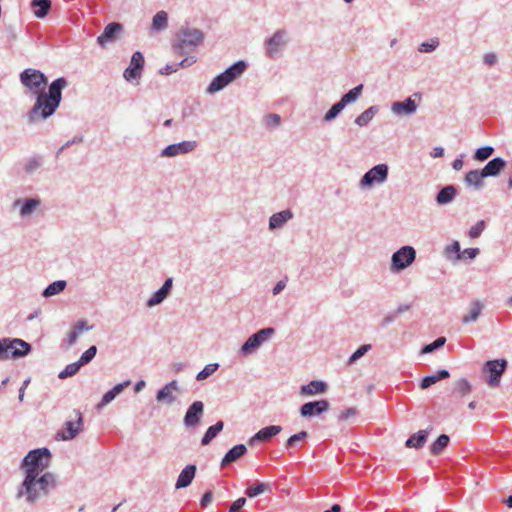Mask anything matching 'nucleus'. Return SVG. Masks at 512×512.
Returning <instances> with one entry per match:
<instances>
[{
	"mask_svg": "<svg viewBox=\"0 0 512 512\" xmlns=\"http://www.w3.org/2000/svg\"><path fill=\"white\" fill-rule=\"evenodd\" d=\"M47 81L45 74L37 69L27 68L20 74L21 84L36 95V102L27 114L30 124L49 118L60 106L62 90L67 86V80L64 77L55 79L45 92Z\"/></svg>",
	"mask_w": 512,
	"mask_h": 512,
	"instance_id": "nucleus-1",
	"label": "nucleus"
},
{
	"mask_svg": "<svg viewBox=\"0 0 512 512\" xmlns=\"http://www.w3.org/2000/svg\"><path fill=\"white\" fill-rule=\"evenodd\" d=\"M51 460L50 450H30L23 460L26 477L23 488L28 501H34L46 495L55 487V478L50 473L39 476L49 465Z\"/></svg>",
	"mask_w": 512,
	"mask_h": 512,
	"instance_id": "nucleus-2",
	"label": "nucleus"
},
{
	"mask_svg": "<svg viewBox=\"0 0 512 512\" xmlns=\"http://www.w3.org/2000/svg\"><path fill=\"white\" fill-rule=\"evenodd\" d=\"M204 33L197 28H182L176 35L173 51L179 56L188 55L196 51L203 43Z\"/></svg>",
	"mask_w": 512,
	"mask_h": 512,
	"instance_id": "nucleus-3",
	"label": "nucleus"
},
{
	"mask_svg": "<svg viewBox=\"0 0 512 512\" xmlns=\"http://www.w3.org/2000/svg\"><path fill=\"white\" fill-rule=\"evenodd\" d=\"M247 64L243 60L235 62L233 65L228 67L224 72L218 74L210 82L206 88L207 94H215L223 90L230 83L238 79L246 70Z\"/></svg>",
	"mask_w": 512,
	"mask_h": 512,
	"instance_id": "nucleus-4",
	"label": "nucleus"
},
{
	"mask_svg": "<svg viewBox=\"0 0 512 512\" xmlns=\"http://www.w3.org/2000/svg\"><path fill=\"white\" fill-rule=\"evenodd\" d=\"M31 345L19 338L0 339V360L21 358L29 354Z\"/></svg>",
	"mask_w": 512,
	"mask_h": 512,
	"instance_id": "nucleus-5",
	"label": "nucleus"
},
{
	"mask_svg": "<svg viewBox=\"0 0 512 512\" xmlns=\"http://www.w3.org/2000/svg\"><path fill=\"white\" fill-rule=\"evenodd\" d=\"M416 259V250L409 245L402 246L391 257L390 270L400 272L409 267Z\"/></svg>",
	"mask_w": 512,
	"mask_h": 512,
	"instance_id": "nucleus-6",
	"label": "nucleus"
},
{
	"mask_svg": "<svg viewBox=\"0 0 512 512\" xmlns=\"http://www.w3.org/2000/svg\"><path fill=\"white\" fill-rule=\"evenodd\" d=\"M274 333L275 329L272 327L260 329L243 343L240 348V353L244 356L253 354L255 350L267 341Z\"/></svg>",
	"mask_w": 512,
	"mask_h": 512,
	"instance_id": "nucleus-7",
	"label": "nucleus"
},
{
	"mask_svg": "<svg viewBox=\"0 0 512 512\" xmlns=\"http://www.w3.org/2000/svg\"><path fill=\"white\" fill-rule=\"evenodd\" d=\"M507 367L505 359L488 360L483 366V372H489L490 376L486 380L490 387H497L500 384V379Z\"/></svg>",
	"mask_w": 512,
	"mask_h": 512,
	"instance_id": "nucleus-8",
	"label": "nucleus"
},
{
	"mask_svg": "<svg viewBox=\"0 0 512 512\" xmlns=\"http://www.w3.org/2000/svg\"><path fill=\"white\" fill-rule=\"evenodd\" d=\"M388 178V165L378 164L368 170L360 180V187H370L373 184H381Z\"/></svg>",
	"mask_w": 512,
	"mask_h": 512,
	"instance_id": "nucleus-9",
	"label": "nucleus"
},
{
	"mask_svg": "<svg viewBox=\"0 0 512 512\" xmlns=\"http://www.w3.org/2000/svg\"><path fill=\"white\" fill-rule=\"evenodd\" d=\"M287 32L284 29L277 30L265 41L266 55L273 59L278 56L280 50L287 44Z\"/></svg>",
	"mask_w": 512,
	"mask_h": 512,
	"instance_id": "nucleus-10",
	"label": "nucleus"
},
{
	"mask_svg": "<svg viewBox=\"0 0 512 512\" xmlns=\"http://www.w3.org/2000/svg\"><path fill=\"white\" fill-rule=\"evenodd\" d=\"M197 147V141L195 140H186L179 143H174L166 146L161 150V157H176L182 154H188L194 151Z\"/></svg>",
	"mask_w": 512,
	"mask_h": 512,
	"instance_id": "nucleus-11",
	"label": "nucleus"
},
{
	"mask_svg": "<svg viewBox=\"0 0 512 512\" xmlns=\"http://www.w3.org/2000/svg\"><path fill=\"white\" fill-rule=\"evenodd\" d=\"M74 413L76 421H66L63 429L57 432L55 436L56 439L70 440L81 431L83 422L82 414L78 410H75Z\"/></svg>",
	"mask_w": 512,
	"mask_h": 512,
	"instance_id": "nucleus-12",
	"label": "nucleus"
},
{
	"mask_svg": "<svg viewBox=\"0 0 512 512\" xmlns=\"http://www.w3.org/2000/svg\"><path fill=\"white\" fill-rule=\"evenodd\" d=\"M282 430L281 426L278 425H270L260 429L256 434H254L249 440V446H256L267 444L270 440L279 434Z\"/></svg>",
	"mask_w": 512,
	"mask_h": 512,
	"instance_id": "nucleus-13",
	"label": "nucleus"
},
{
	"mask_svg": "<svg viewBox=\"0 0 512 512\" xmlns=\"http://www.w3.org/2000/svg\"><path fill=\"white\" fill-rule=\"evenodd\" d=\"M329 409V402L325 399L316 400V401H310L307 403H304L300 407V415L302 417H315L319 416L322 413L328 411Z\"/></svg>",
	"mask_w": 512,
	"mask_h": 512,
	"instance_id": "nucleus-14",
	"label": "nucleus"
},
{
	"mask_svg": "<svg viewBox=\"0 0 512 512\" xmlns=\"http://www.w3.org/2000/svg\"><path fill=\"white\" fill-rule=\"evenodd\" d=\"M204 412L202 401H194L187 409L184 424L186 427H195L201 420Z\"/></svg>",
	"mask_w": 512,
	"mask_h": 512,
	"instance_id": "nucleus-15",
	"label": "nucleus"
},
{
	"mask_svg": "<svg viewBox=\"0 0 512 512\" xmlns=\"http://www.w3.org/2000/svg\"><path fill=\"white\" fill-rule=\"evenodd\" d=\"M123 25L117 22H111L105 26L104 31L97 37V43L104 47L108 42L117 40L118 35L122 32Z\"/></svg>",
	"mask_w": 512,
	"mask_h": 512,
	"instance_id": "nucleus-16",
	"label": "nucleus"
},
{
	"mask_svg": "<svg viewBox=\"0 0 512 512\" xmlns=\"http://www.w3.org/2000/svg\"><path fill=\"white\" fill-rule=\"evenodd\" d=\"M173 286V278H167L162 287L155 291L153 295L147 300V307L151 308L162 303L170 294Z\"/></svg>",
	"mask_w": 512,
	"mask_h": 512,
	"instance_id": "nucleus-17",
	"label": "nucleus"
},
{
	"mask_svg": "<svg viewBox=\"0 0 512 512\" xmlns=\"http://www.w3.org/2000/svg\"><path fill=\"white\" fill-rule=\"evenodd\" d=\"M416 110L417 104L411 97H408L404 101L393 102L391 105L392 113L398 116L412 115Z\"/></svg>",
	"mask_w": 512,
	"mask_h": 512,
	"instance_id": "nucleus-18",
	"label": "nucleus"
},
{
	"mask_svg": "<svg viewBox=\"0 0 512 512\" xmlns=\"http://www.w3.org/2000/svg\"><path fill=\"white\" fill-rule=\"evenodd\" d=\"M178 389V382L176 380H172L164 385L160 390H158L156 394V400L158 402L172 404L176 400V396L173 394V392L178 391Z\"/></svg>",
	"mask_w": 512,
	"mask_h": 512,
	"instance_id": "nucleus-19",
	"label": "nucleus"
},
{
	"mask_svg": "<svg viewBox=\"0 0 512 512\" xmlns=\"http://www.w3.org/2000/svg\"><path fill=\"white\" fill-rule=\"evenodd\" d=\"M293 217H294V214L290 209H285L280 212L274 213L269 218V229L270 230L280 229Z\"/></svg>",
	"mask_w": 512,
	"mask_h": 512,
	"instance_id": "nucleus-20",
	"label": "nucleus"
},
{
	"mask_svg": "<svg viewBox=\"0 0 512 512\" xmlns=\"http://www.w3.org/2000/svg\"><path fill=\"white\" fill-rule=\"evenodd\" d=\"M327 384L320 380H312L306 385L300 387V395L302 396H313L317 394H323L327 391Z\"/></svg>",
	"mask_w": 512,
	"mask_h": 512,
	"instance_id": "nucleus-21",
	"label": "nucleus"
},
{
	"mask_svg": "<svg viewBox=\"0 0 512 512\" xmlns=\"http://www.w3.org/2000/svg\"><path fill=\"white\" fill-rule=\"evenodd\" d=\"M506 161L501 157H496L490 160L484 168H482V172L486 177H495L500 174V172L505 168Z\"/></svg>",
	"mask_w": 512,
	"mask_h": 512,
	"instance_id": "nucleus-22",
	"label": "nucleus"
},
{
	"mask_svg": "<svg viewBox=\"0 0 512 512\" xmlns=\"http://www.w3.org/2000/svg\"><path fill=\"white\" fill-rule=\"evenodd\" d=\"M195 473H196V466L195 465H187L180 473V475L176 481L175 488L181 489V488H185V487L189 486L195 477Z\"/></svg>",
	"mask_w": 512,
	"mask_h": 512,
	"instance_id": "nucleus-23",
	"label": "nucleus"
},
{
	"mask_svg": "<svg viewBox=\"0 0 512 512\" xmlns=\"http://www.w3.org/2000/svg\"><path fill=\"white\" fill-rule=\"evenodd\" d=\"M40 203L41 202L39 199L28 198V199H25L24 201L17 199L14 201L13 205H14V207L21 205L20 215L22 217H27L34 212V210L40 205Z\"/></svg>",
	"mask_w": 512,
	"mask_h": 512,
	"instance_id": "nucleus-24",
	"label": "nucleus"
},
{
	"mask_svg": "<svg viewBox=\"0 0 512 512\" xmlns=\"http://www.w3.org/2000/svg\"><path fill=\"white\" fill-rule=\"evenodd\" d=\"M130 384L131 381L126 380L122 383L115 385L112 389H110L103 395L101 402L98 404V407L106 406L107 404L112 402Z\"/></svg>",
	"mask_w": 512,
	"mask_h": 512,
	"instance_id": "nucleus-25",
	"label": "nucleus"
},
{
	"mask_svg": "<svg viewBox=\"0 0 512 512\" xmlns=\"http://www.w3.org/2000/svg\"><path fill=\"white\" fill-rule=\"evenodd\" d=\"M92 329H93V326H89L85 320L78 321L67 335V339H66L67 345L68 346L74 345L76 343L79 335L83 331H90Z\"/></svg>",
	"mask_w": 512,
	"mask_h": 512,
	"instance_id": "nucleus-26",
	"label": "nucleus"
},
{
	"mask_svg": "<svg viewBox=\"0 0 512 512\" xmlns=\"http://www.w3.org/2000/svg\"><path fill=\"white\" fill-rule=\"evenodd\" d=\"M457 195V189L453 185L443 187L436 195V202L439 205L451 203Z\"/></svg>",
	"mask_w": 512,
	"mask_h": 512,
	"instance_id": "nucleus-27",
	"label": "nucleus"
},
{
	"mask_svg": "<svg viewBox=\"0 0 512 512\" xmlns=\"http://www.w3.org/2000/svg\"><path fill=\"white\" fill-rule=\"evenodd\" d=\"M483 308L484 305L480 300L472 301L469 312L462 317V323L469 324L476 322L480 317Z\"/></svg>",
	"mask_w": 512,
	"mask_h": 512,
	"instance_id": "nucleus-28",
	"label": "nucleus"
},
{
	"mask_svg": "<svg viewBox=\"0 0 512 512\" xmlns=\"http://www.w3.org/2000/svg\"><path fill=\"white\" fill-rule=\"evenodd\" d=\"M483 178H485L482 170H471L466 173L464 182L466 185L481 189L484 185Z\"/></svg>",
	"mask_w": 512,
	"mask_h": 512,
	"instance_id": "nucleus-29",
	"label": "nucleus"
},
{
	"mask_svg": "<svg viewBox=\"0 0 512 512\" xmlns=\"http://www.w3.org/2000/svg\"><path fill=\"white\" fill-rule=\"evenodd\" d=\"M472 391V385L466 378H460L454 382L452 394L456 397H465Z\"/></svg>",
	"mask_w": 512,
	"mask_h": 512,
	"instance_id": "nucleus-30",
	"label": "nucleus"
},
{
	"mask_svg": "<svg viewBox=\"0 0 512 512\" xmlns=\"http://www.w3.org/2000/svg\"><path fill=\"white\" fill-rule=\"evenodd\" d=\"M31 7L33 9V13L37 18H44L51 9V1L50 0H32Z\"/></svg>",
	"mask_w": 512,
	"mask_h": 512,
	"instance_id": "nucleus-31",
	"label": "nucleus"
},
{
	"mask_svg": "<svg viewBox=\"0 0 512 512\" xmlns=\"http://www.w3.org/2000/svg\"><path fill=\"white\" fill-rule=\"evenodd\" d=\"M428 436L427 430H420L411 435L405 442L406 448H421L425 445Z\"/></svg>",
	"mask_w": 512,
	"mask_h": 512,
	"instance_id": "nucleus-32",
	"label": "nucleus"
},
{
	"mask_svg": "<svg viewBox=\"0 0 512 512\" xmlns=\"http://www.w3.org/2000/svg\"><path fill=\"white\" fill-rule=\"evenodd\" d=\"M379 112V107L374 105L367 108L355 119V124L359 127L367 126L374 116Z\"/></svg>",
	"mask_w": 512,
	"mask_h": 512,
	"instance_id": "nucleus-33",
	"label": "nucleus"
},
{
	"mask_svg": "<svg viewBox=\"0 0 512 512\" xmlns=\"http://www.w3.org/2000/svg\"><path fill=\"white\" fill-rule=\"evenodd\" d=\"M449 376H450V373L448 370H446V369L438 370L436 374L424 377L421 380L420 387H421V389H427L431 385L435 384L436 382L446 379Z\"/></svg>",
	"mask_w": 512,
	"mask_h": 512,
	"instance_id": "nucleus-34",
	"label": "nucleus"
},
{
	"mask_svg": "<svg viewBox=\"0 0 512 512\" xmlns=\"http://www.w3.org/2000/svg\"><path fill=\"white\" fill-rule=\"evenodd\" d=\"M223 426H224V423L222 421H218L214 425L210 426L206 430V432L201 440V444L203 446L208 445L219 434V432L222 431Z\"/></svg>",
	"mask_w": 512,
	"mask_h": 512,
	"instance_id": "nucleus-35",
	"label": "nucleus"
},
{
	"mask_svg": "<svg viewBox=\"0 0 512 512\" xmlns=\"http://www.w3.org/2000/svg\"><path fill=\"white\" fill-rule=\"evenodd\" d=\"M66 285H67V283L64 280L54 281L44 289V291L42 292V295L46 298L57 295V294L61 293L66 288Z\"/></svg>",
	"mask_w": 512,
	"mask_h": 512,
	"instance_id": "nucleus-36",
	"label": "nucleus"
},
{
	"mask_svg": "<svg viewBox=\"0 0 512 512\" xmlns=\"http://www.w3.org/2000/svg\"><path fill=\"white\" fill-rule=\"evenodd\" d=\"M363 91V84H359L347 93H345L339 100L344 106L354 103Z\"/></svg>",
	"mask_w": 512,
	"mask_h": 512,
	"instance_id": "nucleus-37",
	"label": "nucleus"
},
{
	"mask_svg": "<svg viewBox=\"0 0 512 512\" xmlns=\"http://www.w3.org/2000/svg\"><path fill=\"white\" fill-rule=\"evenodd\" d=\"M168 26V15L165 11L157 12L152 19V29L155 31L164 30Z\"/></svg>",
	"mask_w": 512,
	"mask_h": 512,
	"instance_id": "nucleus-38",
	"label": "nucleus"
},
{
	"mask_svg": "<svg viewBox=\"0 0 512 512\" xmlns=\"http://www.w3.org/2000/svg\"><path fill=\"white\" fill-rule=\"evenodd\" d=\"M270 491V485L266 483L259 482L254 486H250L246 490V495L250 498L256 497L259 494Z\"/></svg>",
	"mask_w": 512,
	"mask_h": 512,
	"instance_id": "nucleus-39",
	"label": "nucleus"
},
{
	"mask_svg": "<svg viewBox=\"0 0 512 512\" xmlns=\"http://www.w3.org/2000/svg\"><path fill=\"white\" fill-rule=\"evenodd\" d=\"M81 364L77 361L71 364H68L59 374V379H66L68 377L74 376L81 368Z\"/></svg>",
	"mask_w": 512,
	"mask_h": 512,
	"instance_id": "nucleus-40",
	"label": "nucleus"
},
{
	"mask_svg": "<svg viewBox=\"0 0 512 512\" xmlns=\"http://www.w3.org/2000/svg\"><path fill=\"white\" fill-rule=\"evenodd\" d=\"M219 368L218 363L207 364L198 374L196 375L197 381H202L214 374Z\"/></svg>",
	"mask_w": 512,
	"mask_h": 512,
	"instance_id": "nucleus-41",
	"label": "nucleus"
},
{
	"mask_svg": "<svg viewBox=\"0 0 512 512\" xmlns=\"http://www.w3.org/2000/svg\"><path fill=\"white\" fill-rule=\"evenodd\" d=\"M340 101L332 105V107L327 111V113L324 115V121L325 122H331L333 121L345 108Z\"/></svg>",
	"mask_w": 512,
	"mask_h": 512,
	"instance_id": "nucleus-42",
	"label": "nucleus"
},
{
	"mask_svg": "<svg viewBox=\"0 0 512 512\" xmlns=\"http://www.w3.org/2000/svg\"><path fill=\"white\" fill-rule=\"evenodd\" d=\"M494 153V148L492 146H484L478 148L474 153V159L477 161H485Z\"/></svg>",
	"mask_w": 512,
	"mask_h": 512,
	"instance_id": "nucleus-43",
	"label": "nucleus"
},
{
	"mask_svg": "<svg viewBox=\"0 0 512 512\" xmlns=\"http://www.w3.org/2000/svg\"><path fill=\"white\" fill-rule=\"evenodd\" d=\"M246 450H229L228 453L224 456L221 462V466L224 467L227 464L236 461L240 457L244 455Z\"/></svg>",
	"mask_w": 512,
	"mask_h": 512,
	"instance_id": "nucleus-44",
	"label": "nucleus"
},
{
	"mask_svg": "<svg viewBox=\"0 0 512 512\" xmlns=\"http://www.w3.org/2000/svg\"><path fill=\"white\" fill-rule=\"evenodd\" d=\"M96 353H97V347L95 345H92L84 353H82L78 362L81 364V366L87 365L94 359V357L96 356Z\"/></svg>",
	"mask_w": 512,
	"mask_h": 512,
	"instance_id": "nucleus-45",
	"label": "nucleus"
},
{
	"mask_svg": "<svg viewBox=\"0 0 512 512\" xmlns=\"http://www.w3.org/2000/svg\"><path fill=\"white\" fill-rule=\"evenodd\" d=\"M446 343V338L445 337H438L436 340H434L432 343L428 344V345H425L422 350H421V353L422 354H428V353H431L439 348H441L442 346H444V344Z\"/></svg>",
	"mask_w": 512,
	"mask_h": 512,
	"instance_id": "nucleus-46",
	"label": "nucleus"
},
{
	"mask_svg": "<svg viewBox=\"0 0 512 512\" xmlns=\"http://www.w3.org/2000/svg\"><path fill=\"white\" fill-rule=\"evenodd\" d=\"M145 64L144 56L140 51H136L133 53L130 61V67H133L139 71H143Z\"/></svg>",
	"mask_w": 512,
	"mask_h": 512,
	"instance_id": "nucleus-47",
	"label": "nucleus"
},
{
	"mask_svg": "<svg viewBox=\"0 0 512 512\" xmlns=\"http://www.w3.org/2000/svg\"><path fill=\"white\" fill-rule=\"evenodd\" d=\"M42 165V157L40 156H34L27 160L25 164V171L28 174L33 173L35 170H37Z\"/></svg>",
	"mask_w": 512,
	"mask_h": 512,
	"instance_id": "nucleus-48",
	"label": "nucleus"
},
{
	"mask_svg": "<svg viewBox=\"0 0 512 512\" xmlns=\"http://www.w3.org/2000/svg\"><path fill=\"white\" fill-rule=\"evenodd\" d=\"M372 348V346L370 344H364V345H361L349 358L348 360V363L349 364H353L354 362H356L358 359H360L362 356H364L370 349Z\"/></svg>",
	"mask_w": 512,
	"mask_h": 512,
	"instance_id": "nucleus-49",
	"label": "nucleus"
},
{
	"mask_svg": "<svg viewBox=\"0 0 512 512\" xmlns=\"http://www.w3.org/2000/svg\"><path fill=\"white\" fill-rule=\"evenodd\" d=\"M486 227L485 221L480 220L474 226H472L468 232L469 237L472 239L478 238Z\"/></svg>",
	"mask_w": 512,
	"mask_h": 512,
	"instance_id": "nucleus-50",
	"label": "nucleus"
},
{
	"mask_svg": "<svg viewBox=\"0 0 512 512\" xmlns=\"http://www.w3.org/2000/svg\"><path fill=\"white\" fill-rule=\"evenodd\" d=\"M439 46V40L437 38L431 39L429 42H423L418 50L422 53L433 52Z\"/></svg>",
	"mask_w": 512,
	"mask_h": 512,
	"instance_id": "nucleus-51",
	"label": "nucleus"
},
{
	"mask_svg": "<svg viewBox=\"0 0 512 512\" xmlns=\"http://www.w3.org/2000/svg\"><path fill=\"white\" fill-rule=\"evenodd\" d=\"M480 253L478 248H466L464 249L459 256H455V260L461 259H474Z\"/></svg>",
	"mask_w": 512,
	"mask_h": 512,
	"instance_id": "nucleus-52",
	"label": "nucleus"
},
{
	"mask_svg": "<svg viewBox=\"0 0 512 512\" xmlns=\"http://www.w3.org/2000/svg\"><path fill=\"white\" fill-rule=\"evenodd\" d=\"M142 75V72L128 66L123 73V77L126 81L131 82L132 80L139 79Z\"/></svg>",
	"mask_w": 512,
	"mask_h": 512,
	"instance_id": "nucleus-53",
	"label": "nucleus"
},
{
	"mask_svg": "<svg viewBox=\"0 0 512 512\" xmlns=\"http://www.w3.org/2000/svg\"><path fill=\"white\" fill-rule=\"evenodd\" d=\"M449 441L450 438L448 435L441 434L430 448H446L449 444Z\"/></svg>",
	"mask_w": 512,
	"mask_h": 512,
	"instance_id": "nucleus-54",
	"label": "nucleus"
},
{
	"mask_svg": "<svg viewBox=\"0 0 512 512\" xmlns=\"http://www.w3.org/2000/svg\"><path fill=\"white\" fill-rule=\"evenodd\" d=\"M281 118L278 114H269L265 118V124L267 127H277L280 125Z\"/></svg>",
	"mask_w": 512,
	"mask_h": 512,
	"instance_id": "nucleus-55",
	"label": "nucleus"
},
{
	"mask_svg": "<svg viewBox=\"0 0 512 512\" xmlns=\"http://www.w3.org/2000/svg\"><path fill=\"white\" fill-rule=\"evenodd\" d=\"M357 410L354 407L347 408L344 411H342L338 417L339 421H347L351 417L356 416Z\"/></svg>",
	"mask_w": 512,
	"mask_h": 512,
	"instance_id": "nucleus-56",
	"label": "nucleus"
},
{
	"mask_svg": "<svg viewBox=\"0 0 512 512\" xmlns=\"http://www.w3.org/2000/svg\"><path fill=\"white\" fill-rule=\"evenodd\" d=\"M306 437H307V432H305V431H301V432H299V433H297V434H294V435H292L291 437H289V438H288V440H287V445H288V446H293V445H295L297 442H299V441L303 440V439H304V438H306Z\"/></svg>",
	"mask_w": 512,
	"mask_h": 512,
	"instance_id": "nucleus-57",
	"label": "nucleus"
},
{
	"mask_svg": "<svg viewBox=\"0 0 512 512\" xmlns=\"http://www.w3.org/2000/svg\"><path fill=\"white\" fill-rule=\"evenodd\" d=\"M397 313H395V311H392V312H389L388 314H386L382 320H381V326L382 327H386L388 326L389 324L393 323L396 319H397Z\"/></svg>",
	"mask_w": 512,
	"mask_h": 512,
	"instance_id": "nucleus-58",
	"label": "nucleus"
},
{
	"mask_svg": "<svg viewBox=\"0 0 512 512\" xmlns=\"http://www.w3.org/2000/svg\"><path fill=\"white\" fill-rule=\"evenodd\" d=\"M287 281H288V278H287V277H285L284 279H282V280L278 281V282L276 283V285H275V286L273 287V289H272V294H273L274 296H276V295L280 294V293L285 289V287H286V285H287Z\"/></svg>",
	"mask_w": 512,
	"mask_h": 512,
	"instance_id": "nucleus-59",
	"label": "nucleus"
},
{
	"mask_svg": "<svg viewBox=\"0 0 512 512\" xmlns=\"http://www.w3.org/2000/svg\"><path fill=\"white\" fill-rule=\"evenodd\" d=\"M445 253L446 255L448 256L449 254L451 253H455L456 256H459L461 251H460V244L458 241H453V243L451 245H448L446 248H445Z\"/></svg>",
	"mask_w": 512,
	"mask_h": 512,
	"instance_id": "nucleus-60",
	"label": "nucleus"
},
{
	"mask_svg": "<svg viewBox=\"0 0 512 512\" xmlns=\"http://www.w3.org/2000/svg\"><path fill=\"white\" fill-rule=\"evenodd\" d=\"M246 504V498L241 497L232 503L229 512H238Z\"/></svg>",
	"mask_w": 512,
	"mask_h": 512,
	"instance_id": "nucleus-61",
	"label": "nucleus"
},
{
	"mask_svg": "<svg viewBox=\"0 0 512 512\" xmlns=\"http://www.w3.org/2000/svg\"><path fill=\"white\" fill-rule=\"evenodd\" d=\"M178 70L177 64H167L159 70V73L162 75H170Z\"/></svg>",
	"mask_w": 512,
	"mask_h": 512,
	"instance_id": "nucleus-62",
	"label": "nucleus"
},
{
	"mask_svg": "<svg viewBox=\"0 0 512 512\" xmlns=\"http://www.w3.org/2000/svg\"><path fill=\"white\" fill-rule=\"evenodd\" d=\"M195 62H196V58L194 56H189V57L184 58L179 63H177V66H178V69L179 68H185V67L191 66Z\"/></svg>",
	"mask_w": 512,
	"mask_h": 512,
	"instance_id": "nucleus-63",
	"label": "nucleus"
},
{
	"mask_svg": "<svg viewBox=\"0 0 512 512\" xmlns=\"http://www.w3.org/2000/svg\"><path fill=\"white\" fill-rule=\"evenodd\" d=\"M484 63L493 66L497 62V57L494 53H487L484 55Z\"/></svg>",
	"mask_w": 512,
	"mask_h": 512,
	"instance_id": "nucleus-64",
	"label": "nucleus"
}]
</instances>
